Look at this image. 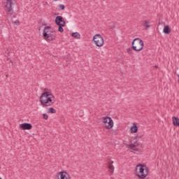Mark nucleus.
<instances>
[{"label": "nucleus", "mask_w": 179, "mask_h": 179, "mask_svg": "<svg viewBox=\"0 0 179 179\" xmlns=\"http://www.w3.org/2000/svg\"><path fill=\"white\" fill-rule=\"evenodd\" d=\"M54 97V95L50 92H45L40 96L39 101L43 107H51L54 106V101H52Z\"/></svg>", "instance_id": "1"}, {"label": "nucleus", "mask_w": 179, "mask_h": 179, "mask_svg": "<svg viewBox=\"0 0 179 179\" xmlns=\"http://www.w3.org/2000/svg\"><path fill=\"white\" fill-rule=\"evenodd\" d=\"M44 40L48 43H51L57 38V31H51V27H45L43 32Z\"/></svg>", "instance_id": "2"}, {"label": "nucleus", "mask_w": 179, "mask_h": 179, "mask_svg": "<svg viewBox=\"0 0 179 179\" xmlns=\"http://www.w3.org/2000/svg\"><path fill=\"white\" fill-rule=\"evenodd\" d=\"M136 173L139 178H146L148 174H149V170L145 165H137Z\"/></svg>", "instance_id": "3"}, {"label": "nucleus", "mask_w": 179, "mask_h": 179, "mask_svg": "<svg viewBox=\"0 0 179 179\" xmlns=\"http://www.w3.org/2000/svg\"><path fill=\"white\" fill-rule=\"evenodd\" d=\"M131 45H132V49L134 50V51L139 52V51H142L143 50V47L145 45H144L143 41H142V39H141L139 38H136L132 41Z\"/></svg>", "instance_id": "4"}, {"label": "nucleus", "mask_w": 179, "mask_h": 179, "mask_svg": "<svg viewBox=\"0 0 179 179\" xmlns=\"http://www.w3.org/2000/svg\"><path fill=\"white\" fill-rule=\"evenodd\" d=\"M93 41L96 47H103L104 45V38L99 34H96L93 36Z\"/></svg>", "instance_id": "5"}, {"label": "nucleus", "mask_w": 179, "mask_h": 179, "mask_svg": "<svg viewBox=\"0 0 179 179\" xmlns=\"http://www.w3.org/2000/svg\"><path fill=\"white\" fill-rule=\"evenodd\" d=\"M102 120L103 124H104V128H106V129H111L113 127H114V122L111 117L108 116L103 117Z\"/></svg>", "instance_id": "6"}, {"label": "nucleus", "mask_w": 179, "mask_h": 179, "mask_svg": "<svg viewBox=\"0 0 179 179\" xmlns=\"http://www.w3.org/2000/svg\"><path fill=\"white\" fill-rule=\"evenodd\" d=\"M6 12L7 15H13V8H12V0H6Z\"/></svg>", "instance_id": "7"}, {"label": "nucleus", "mask_w": 179, "mask_h": 179, "mask_svg": "<svg viewBox=\"0 0 179 179\" xmlns=\"http://www.w3.org/2000/svg\"><path fill=\"white\" fill-rule=\"evenodd\" d=\"M55 22L57 26H61L64 24H66V22H65V20H64V17L60 15L56 17Z\"/></svg>", "instance_id": "8"}, {"label": "nucleus", "mask_w": 179, "mask_h": 179, "mask_svg": "<svg viewBox=\"0 0 179 179\" xmlns=\"http://www.w3.org/2000/svg\"><path fill=\"white\" fill-rule=\"evenodd\" d=\"M20 128L23 131L30 130L31 128H33V125H31L30 123H22L20 124Z\"/></svg>", "instance_id": "9"}, {"label": "nucleus", "mask_w": 179, "mask_h": 179, "mask_svg": "<svg viewBox=\"0 0 179 179\" xmlns=\"http://www.w3.org/2000/svg\"><path fill=\"white\" fill-rule=\"evenodd\" d=\"M114 161H112L111 159H110L108 162V171L110 173V174H113L114 173Z\"/></svg>", "instance_id": "10"}, {"label": "nucleus", "mask_w": 179, "mask_h": 179, "mask_svg": "<svg viewBox=\"0 0 179 179\" xmlns=\"http://www.w3.org/2000/svg\"><path fill=\"white\" fill-rule=\"evenodd\" d=\"M130 149L132 150H139V143L135 142L130 144Z\"/></svg>", "instance_id": "11"}, {"label": "nucleus", "mask_w": 179, "mask_h": 179, "mask_svg": "<svg viewBox=\"0 0 179 179\" xmlns=\"http://www.w3.org/2000/svg\"><path fill=\"white\" fill-rule=\"evenodd\" d=\"M60 179H71L69 174L66 172H60L59 173Z\"/></svg>", "instance_id": "12"}, {"label": "nucleus", "mask_w": 179, "mask_h": 179, "mask_svg": "<svg viewBox=\"0 0 179 179\" xmlns=\"http://www.w3.org/2000/svg\"><path fill=\"white\" fill-rule=\"evenodd\" d=\"M173 124L174 127H179V118L177 117H172Z\"/></svg>", "instance_id": "13"}, {"label": "nucleus", "mask_w": 179, "mask_h": 179, "mask_svg": "<svg viewBox=\"0 0 179 179\" xmlns=\"http://www.w3.org/2000/svg\"><path fill=\"white\" fill-rule=\"evenodd\" d=\"M143 27H145V30H148V29H149V27H150V22L148 20H145L143 23Z\"/></svg>", "instance_id": "14"}, {"label": "nucleus", "mask_w": 179, "mask_h": 179, "mask_svg": "<svg viewBox=\"0 0 179 179\" xmlns=\"http://www.w3.org/2000/svg\"><path fill=\"white\" fill-rule=\"evenodd\" d=\"M131 131L132 134H136V132H138V126L134 125V126L131 127Z\"/></svg>", "instance_id": "15"}, {"label": "nucleus", "mask_w": 179, "mask_h": 179, "mask_svg": "<svg viewBox=\"0 0 179 179\" xmlns=\"http://www.w3.org/2000/svg\"><path fill=\"white\" fill-rule=\"evenodd\" d=\"M164 33H165V34H170V27L165 26L164 28Z\"/></svg>", "instance_id": "16"}, {"label": "nucleus", "mask_w": 179, "mask_h": 179, "mask_svg": "<svg viewBox=\"0 0 179 179\" xmlns=\"http://www.w3.org/2000/svg\"><path fill=\"white\" fill-rule=\"evenodd\" d=\"M71 36L74 38H80V34L78 32H73Z\"/></svg>", "instance_id": "17"}, {"label": "nucleus", "mask_w": 179, "mask_h": 179, "mask_svg": "<svg viewBox=\"0 0 179 179\" xmlns=\"http://www.w3.org/2000/svg\"><path fill=\"white\" fill-rule=\"evenodd\" d=\"M59 26V28H58V31H60V33H63L64 31V28L63 27H65V24H62L61 25H58Z\"/></svg>", "instance_id": "18"}, {"label": "nucleus", "mask_w": 179, "mask_h": 179, "mask_svg": "<svg viewBox=\"0 0 179 179\" xmlns=\"http://www.w3.org/2000/svg\"><path fill=\"white\" fill-rule=\"evenodd\" d=\"M48 113L50 114H55V113H57V110H55L54 108H50Z\"/></svg>", "instance_id": "19"}, {"label": "nucleus", "mask_w": 179, "mask_h": 179, "mask_svg": "<svg viewBox=\"0 0 179 179\" xmlns=\"http://www.w3.org/2000/svg\"><path fill=\"white\" fill-rule=\"evenodd\" d=\"M59 8L60 10H64V9H65V5H64V4H60V5L59 6Z\"/></svg>", "instance_id": "20"}, {"label": "nucleus", "mask_w": 179, "mask_h": 179, "mask_svg": "<svg viewBox=\"0 0 179 179\" xmlns=\"http://www.w3.org/2000/svg\"><path fill=\"white\" fill-rule=\"evenodd\" d=\"M127 51L128 54H133L132 49H131L130 48H127Z\"/></svg>", "instance_id": "21"}, {"label": "nucleus", "mask_w": 179, "mask_h": 179, "mask_svg": "<svg viewBox=\"0 0 179 179\" xmlns=\"http://www.w3.org/2000/svg\"><path fill=\"white\" fill-rule=\"evenodd\" d=\"M43 117L44 120H48V115L44 113V114L43 115Z\"/></svg>", "instance_id": "22"}, {"label": "nucleus", "mask_w": 179, "mask_h": 179, "mask_svg": "<svg viewBox=\"0 0 179 179\" xmlns=\"http://www.w3.org/2000/svg\"><path fill=\"white\" fill-rule=\"evenodd\" d=\"M110 29H111V30H114V29H115V25H111L110 27Z\"/></svg>", "instance_id": "23"}, {"label": "nucleus", "mask_w": 179, "mask_h": 179, "mask_svg": "<svg viewBox=\"0 0 179 179\" xmlns=\"http://www.w3.org/2000/svg\"><path fill=\"white\" fill-rule=\"evenodd\" d=\"M15 24H19V23H20V22H19V20H16L14 22Z\"/></svg>", "instance_id": "24"}, {"label": "nucleus", "mask_w": 179, "mask_h": 179, "mask_svg": "<svg viewBox=\"0 0 179 179\" xmlns=\"http://www.w3.org/2000/svg\"><path fill=\"white\" fill-rule=\"evenodd\" d=\"M155 68H157V66H155Z\"/></svg>", "instance_id": "25"}, {"label": "nucleus", "mask_w": 179, "mask_h": 179, "mask_svg": "<svg viewBox=\"0 0 179 179\" xmlns=\"http://www.w3.org/2000/svg\"><path fill=\"white\" fill-rule=\"evenodd\" d=\"M53 1H58V0H53Z\"/></svg>", "instance_id": "26"}]
</instances>
